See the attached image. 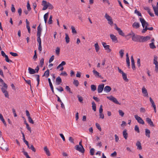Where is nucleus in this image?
<instances>
[{"mask_svg": "<svg viewBox=\"0 0 158 158\" xmlns=\"http://www.w3.org/2000/svg\"><path fill=\"white\" fill-rule=\"evenodd\" d=\"M140 21L141 23L143 29L146 28L148 26V23L144 20V19L142 18H139Z\"/></svg>", "mask_w": 158, "mask_h": 158, "instance_id": "f257e3e1", "label": "nucleus"}, {"mask_svg": "<svg viewBox=\"0 0 158 158\" xmlns=\"http://www.w3.org/2000/svg\"><path fill=\"white\" fill-rule=\"evenodd\" d=\"M153 60V64L155 65V71L156 72H158V62L157 61V57L156 56H154Z\"/></svg>", "mask_w": 158, "mask_h": 158, "instance_id": "f03ea898", "label": "nucleus"}, {"mask_svg": "<svg viewBox=\"0 0 158 158\" xmlns=\"http://www.w3.org/2000/svg\"><path fill=\"white\" fill-rule=\"evenodd\" d=\"M150 37L149 36L144 37L143 36H139V41L142 42L146 41L150 39Z\"/></svg>", "mask_w": 158, "mask_h": 158, "instance_id": "7ed1b4c3", "label": "nucleus"}, {"mask_svg": "<svg viewBox=\"0 0 158 158\" xmlns=\"http://www.w3.org/2000/svg\"><path fill=\"white\" fill-rule=\"evenodd\" d=\"M107 98L112 101L115 104L119 105H121V103L119 102L117 100V99L112 96H111L110 97H107Z\"/></svg>", "mask_w": 158, "mask_h": 158, "instance_id": "20e7f679", "label": "nucleus"}, {"mask_svg": "<svg viewBox=\"0 0 158 158\" xmlns=\"http://www.w3.org/2000/svg\"><path fill=\"white\" fill-rule=\"evenodd\" d=\"M75 149L76 150L79 152L84 153L85 152V149L82 145H78L75 146Z\"/></svg>", "mask_w": 158, "mask_h": 158, "instance_id": "39448f33", "label": "nucleus"}, {"mask_svg": "<svg viewBox=\"0 0 158 158\" xmlns=\"http://www.w3.org/2000/svg\"><path fill=\"white\" fill-rule=\"evenodd\" d=\"M102 44L104 47L105 49L106 50L107 52L109 53L111 52V50L110 48V46L109 45H107L104 42H102Z\"/></svg>", "mask_w": 158, "mask_h": 158, "instance_id": "423d86ee", "label": "nucleus"}, {"mask_svg": "<svg viewBox=\"0 0 158 158\" xmlns=\"http://www.w3.org/2000/svg\"><path fill=\"white\" fill-rule=\"evenodd\" d=\"M7 87H7L6 88L4 87H2L1 88V89L2 93L4 94L5 97L6 98H9V94L8 92L7 91Z\"/></svg>", "mask_w": 158, "mask_h": 158, "instance_id": "0eeeda50", "label": "nucleus"}, {"mask_svg": "<svg viewBox=\"0 0 158 158\" xmlns=\"http://www.w3.org/2000/svg\"><path fill=\"white\" fill-rule=\"evenodd\" d=\"M49 2L45 1L43 0L42 1V5L43 6L42 8V10H46L48 8V3Z\"/></svg>", "mask_w": 158, "mask_h": 158, "instance_id": "6e6552de", "label": "nucleus"}, {"mask_svg": "<svg viewBox=\"0 0 158 158\" xmlns=\"http://www.w3.org/2000/svg\"><path fill=\"white\" fill-rule=\"evenodd\" d=\"M115 27L114 28L118 31V34L122 36H124V34L123 32L120 29V28L118 27L116 24H115Z\"/></svg>", "mask_w": 158, "mask_h": 158, "instance_id": "1a4fd4ad", "label": "nucleus"}, {"mask_svg": "<svg viewBox=\"0 0 158 158\" xmlns=\"http://www.w3.org/2000/svg\"><path fill=\"white\" fill-rule=\"evenodd\" d=\"M66 64V62L64 61H63L61 62V64H60L57 67V69H59L60 68V71H62L64 69V68L63 67V66L64 65Z\"/></svg>", "mask_w": 158, "mask_h": 158, "instance_id": "9d476101", "label": "nucleus"}, {"mask_svg": "<svg viewBox=\"0 0 158 158\" xmlns=\"http://www.w3.org/2000/svg\"><path fill=\"white\" fill-rule=\"evenodd\" d=\"M142 92L143 96L144 97H148V94L147 89L143 86L142 89Z\"/></svg>", "mask_w": 158, "mask_h": 158, "instance_id": "9b49d317", "label": "nucleus"}, {"mask_svg": "<svg viewBox=\"0 0 158 158\" xmlns=\"http://www.w3.org/2000/svg\"><path fill=\"white\" fill-rule=\"evenodd\" d=\"M110 36L113 42L115 43H117L118 42L117 38L115 35L113 34H111L110 35Z\"/></svg>", "mask_w": 158, "mask_h": 158, "instance_id": "f8f14e48", "label": "nucleus"}, {"mask_svg": "<svg viewBox=\"0 0 158 158\" xmlns=\"http://www.w3.org/2000/svg\"><path fill=\"white\" fill-rule=\"evenodd\" d=\"M104 85L103 84H102L98 85V93H101L102 92L103 89H104Z\"/></svg>", "mask_w": 158, "mask_h": 158, "instance_id": "ddd939ff", "label": "nucleus"}, {"mask_svg": "<svg viewBox=\"0 0 158 158\" xmlns=\"http://www.w3.org/2000/svg\"><path fill=\"white\" fill-rule=\"evenodd\" d=\"M126 61L127 66L129 68H130V60L128 54V53H127L126 55Z\"/></svg>", "mask_w": 158, "mask_h": 158, "instance_id": "4468645a", "label": "nucleus"}, {"mask_svg": "<svg viewBox=\"0 0 158 158\" xmlns=\"http://www.w3.org/2000/svg\"><path fill=\"white\" fill-rule=\"evenodd\" d=\"M0 82L1 84V85H0V86H2V87H4L6 88L8 87L7 85L4 82L3 80L1 78H0Z\"/></svg>", "mask_w": 158, "mask_h": 158, "instance_id": "2eb2a0df", "label": "nucleus"}, {"mask_svg": "<svg viewBox=\"0 0 158 158\" xmlns=\"http://www.w3.org/2000/svg\"><path fill=\"white\" fill-rule=\"evenodd\" d=\"M144 9L147 10L148 13L149 14L150 16L152 17H154V15L153 13H151L150 9L148 7L146 6L144 7Z\"/></svg>", "mask_w": 158, "mask_h": 158, "instance_id": "dca6fc26", "label": "nucleus"}, {"mask_svg": "<svg viewBox=\"0 0 158 158\" xmlns=\"http://www.w3.org/2000/svg\"><path fill=\"white\" fill-rule=\"evenodd\" d=\"M146 121L150 126L152 127H154V126L153 122L152 121L150 118H146Z\"/></svg>", "mask_w": 158, "mask_h": 158, "instance_id": "f3484780", "label": "nucleus"}, {"mask_svg": "<svg viewBox=\"0 0 158 158\" xmlns=\"http://www.w3.org/2000/svg\"><path fill=\"white\" fill-rule=\"evenodd\" d=\"M28 70L29 73L31 74H33L36 73L35 70L33 69L30 67L28 68Z\"/></svg>", "mask_w": 158, "mask_h": 158, "instance_id": "a211bd4d", "label": "nucleus"}, {"mask_svg": "<svg viewBox=\"0 0 158 158\" xmlns=\"http://www.w3.org/2000/svg\"><path fill=\"white\" fill-rule=\"evenodd\" d=\"M111 88L109 86H106L104 89V91H105L106 93L110 92L111 91Z\"/></svg>", "mask_w": 158, "mask_h": 158, "instance_id": "6ab92c4d", "label": "nucleus"}, {"mask_svg": "<svg viewBox=\"0 0 158 158\" xmlns=\"http://www.w3.org/2000/svg\"><path fill=\"white\" fill-rule=\"evenodd\" d=\"M44 150L45 152L46 155L48 156H50V152L48 150V148L47 147L45 146L44 148Z\"/></svg>", "mask_w": 158, "mask_h": 158, "instance_id": "aec40b11", "label": "nucleus"}, {"mask_svg": "<svg viewBox=\"0 0 158 158\" xmlns=\"http://www.w3.org/2000/svg\"><path fill=\"white\" fill-rule=\"evenodd\" d=\"M93 73L94 75L96 77H100L101 76L100 75L99 73L97 71L94 70L93 71Z\"/></svg>", "mask_w": 158, "mask_h": 158, "instance_id": "412c9836", "label": "nucleus"}, {"mask_svg": "<svg viewBox=\"0 0 158 158\" xmlns=\"http://www.w3.org/2000/svg\"><path fill=\"white\" fill-rule=\"evenodd\" d=\"M153 29V28L152 27H147L146 28H145L143 29V30L142 31V33H145L147 30H148L150 31H152Z\"/></svg>", "mask_w": 158, "mask_h": 158, "instance_id": "4be33fe9", "label": "nucleus"}, {"mask_svg": "<svg viewBox=\"0 0 158 158\" xmlns=\"http://www.w3.org/2000/svg\"><path fill=\"white\" fill-rule=\"evenodd\" d=\"M152 7L153 9V10L154 11V12H155V14L157 15V16H158V8L157 7H156L155 6H153V5H152Z\"/></svg>", "mask_w": 158, "mask_h": 158, "instance_id": "5701e85b", "label": "nucleus"}, {"mask_svg": "<svg viewBox=\"0 0 158 158\" xmlns=\"http://www.w3.org/2000/svg\"><path fill=\"white\" fill-rule=\"evenodd\" d=\"M62 82V80L60 77H57L56 79V83L57 85H59Z\"/></svg>", "mask_w": 158, "mask_h": 158, "instance_id": "b1692460", "label": "nucleus"}, {"mask_svg": "<svg viewBox=\"0 0 158 158\" xmlns=\"http://www.w3.org/2000/svg\"><path fill=\"white\" fill-rule=\"evenodd\" d=\"M123 135L125 139H127L128 137V134L127 132V130L126 129H125L123 131Z\"/></svg>", "mask_w": 158, "mask_h": 158, "instance_id": "393cba45", "label": "nucleus"}, {"mask_svg": "<svg viewBox=\"0 0 158 158\" xmlns=\"http://www.w3.org/2000/svg\"><path fill=\"white\" fill-rule=\"evenodd\" d=\"M94 47L96 52H98L100 49V47L97 43L95 44Z\"/></svg>", "mask_w": 158, "mask_h": 158, "instance_id": "a878e982", "label": "nucleus"}, {"mask_svg": "<svg viewBox=\"0 0 158 158\" xmlns=\"http://www.w3.org/2000/svg\"><path fill=\"white\" fill-rule=\"evenodd\" d=\"M122 77L123 79L126 82L128 81V79L127 78V75L125 73L122 74Z\"/></svg>", "mask_w": 158, "mask_h": 158, "instance_id": "bb28decb", "label": "nucleus"}, {"mask_svg": "<svg viewBox=\"0 0 158 158\" xmlns=\"http://www.w3.org/2000/svg\"><path fill=\"white\" fill-rule=\"evenodd\" d=\"M150 131L149 130H148L147 129H145L146 135L148 138L150 137Z\"/></svg>", "mask_w": 158, "mask_h": 158, "instance_id": "cd10ccee", "label": "nucleus"}, {"mask_svg": "<svg viewBox=\"0 0 158 158\" xmlns=\"http://www.w3.org/2000/svg\"><path fill=\"white\" fill-rule=\"evenodd\" d=\"M48 13H46L44 15V22H45V23H47V20L48 18Z\"/></svg>", "mask_w": 158, "mask_h": 158, "instance_id": "c85d7f7f", "label": "nucleus"}, {"mask_svg": "<svg viewBox=\"0 0 158 158\" xmlns=\"http://www.w3.org/2000/svg\"><path fill=\"white\" fill-rule=\"evenodd\" d=\"M132 40L135 41H137L138 39V36L137 35H135L134 36H132Z\"/></svg>", "mask_w": 158, "mask_h": 158, "instance_id": "c756f323", "label": "nucleus"}, {"mask_svg": "<svg viewBox=\"0 0 158 158\" xmlns=\"http://www.w3.org/2000/svg\"><path fill=\"white\" fill-rule=\"evenodd\" d=\"M92 109L94 111H96V105L95 102L93 101L92 102Z\"/></svg>", "mask_w": 158, "mask_h": 158, "instance_id": "7c9ffc66", "label": "nucleus"}, {"mask_svg": "<svg viewBox=\"0 0 158 158\" xmlns=\"http://www.w3.org/2000/svg\"><path fill=\"white\" fill-rule=\"evenodd\" d=\"M65 35V39L66 40V42L67 43H68L69 42V36L66 33Z\"/></svg>", "mask_w": 158, "mask_h": 158, "instance_id": "2f4dec72", "label": "nucleus"}, {"mask_svg": "<svg viewBox=\"0 0 158 158\" xmlns=\"http://www.w3.org/2000/svg\"><path fill=\"white\" fill-rule=\"evenodd\" d=\"M91 90L92 91H94L97 89L96 86L95 85H91Z\"/></svg>", "mask_w": 158, "mask_h": 158, "instance_id": "473e14b6", "label": "nucleus"}, {"mask_svg": "<svg viewBox=\"0 0 158 158\" xmlns=\"http://www.w3.org/2000/svg\"><path fill=\"white\" fill-rule=\"evenodd\" d=\"M49 72L48 69L47 70L45 71L44 73L43 76H45L47 77H48L49 75Z\"/></svg>", "mask_w": 158, "mask_h": 158, "instance_id": "72a5a7b5", "label": "nucleus"}, {"mask_svg": "<svg viewBox=\"0 0 158 158\" xmlns=\"http://www.w3.org/2000/svg\"><path fill=\"white\" fill-rule=\"evenodd\" d=\"M132 27L135 28H138V23L136 22H134L132 25Z\"/></svg>", "mask_w": 158, "mask_h": 158, "instance_id": "f704fd0d", "label": "nucleus"}, {"mask_svg": "<svg viewBox=\"0 0 158 158\" xmlns=\"http://www.w3.org/2000/svg\"><path fill=\"white\" fill-rule=\"evenodd\" d=\"M71 28L72 29V31L73 33V34H76L77 33L76 30H75L74 27L73 26H72L71 27Z\"/></svg>", "mask_w": 158, "mask_h": 158, "instance_id": "c9c22d12", "label": "nucleus"}, {"mask_svg": "<svg viewBox=\"0 0 158 158\" xmlns=\"http://www.w3.org/2000/svg\"><path fill=\"white\" fill-rule=\"evenodd\" d=\"M60 48L58 47H57L56 49V54L57 55H59L60 54Z\"/></svg>", "mask_w": 158, "mask_h": 158, "instance_id": "e433bc0d", "label": "nucleus"}, {"mask_svg": "<svg viewBox=\"0 0 158 158\" xmlns=\"http://www.w3.org/2000/svg\"><path fill=\"white\" fill-rule=\"evenodd\" d=\"M119 53L121 58H122L124 54V50L123 49L121 50L119 52Z\"/></svg>", "mask_w": 158, "mask_h": 158, "instance_id": "4c0bfd02", "label": "nucleus"}, {"mask_svg": "<svg viewBox=\"0 0 158 158\" xmlns=\"http://www.w3.org/2000/svg\"><path fill=\"white\" fill-rule=\"evenodd\" d=\"M150 48L152 49H154L156 48V46L154 44L153 42H152L149 44Z\"/></svg>", "mask_w": 158, "mask_h": 158, "instance_id": "58836bf2", "label": "nucleus"}, {"mask_svg": "<svg viewBox=\"0 0 158 158\" xmlns=\"http://www.w3.org/2000/svg\"><path fill=\"white\" fill-rule=\"evenodd\" d=\"M56 89L59 91L61 92L64 90L63 88L61 86H59L58 88H56Z\"/></svg>", "mask_w": 158, "mask_h": 158, "instance_id": "ea45409f", "label": "nucleus"}, {"mask_svg": "<svg viewBox=\"0 0 158 158\" xmlns=\"http://www.w3.org/2000/svg\"><path fill=\"white\" fill-rule=\"evenodd\" d=\"M52 15H50V16L49 18V19L48 22L49 24H51L52 23Z\"/></svg>", "mask_w": 158, "mask_h": 158, "instance_id": "a19ab883", "label": "nucleus"}, {"mask_svg": "<svg viewBox=\"0 0 158 158\" xmlns=\"http://www.w3.org/2000/svg\"><path fill=\"white\" fill-rule=\"evenodd\" d=\"M107 21L108 22V23L110 24V25H112L113 24V22L112 21V18H110V19L107 20Z\"/></svg>", "mask_w": 158, "mask_h": 158, "instance_id": "79ce46f5", "label": "nucleus"}, {"mask_svg": "<svg viewBox=\"0 0 158 158\" xmlns=\"http://www.w3.org/2000/svg\"><path fill=\"white\" fill-rule=\"evenodd\" d=\"M73 84L76 86H77L79 85V82L78 81L74 80L73 82Z\"/></svg>", "mask_w": 158, "mask_h": 158, "instance_id": "37998d69", "label": "nucleus"}, {"mask_svg": "<svg viewBox=\"0 0 158 158\" xmlns=\"http://www.w3.org/2000/svg\"><path fill=\"white\" fill-rule=\"evenodd\" d=\"M27 10L28 11H30L31 9V7H30V5L29 3V2L28 1L27 2Z\"/></svg>", "mask_w": 158, "mask_h": 158, "instance_id": "c03bdc74", "label": "nucleus"}, {"mask_svg": "<svg viewBox=\"0 0 158 158\" xmlns=\"http://www.w3.org/2000/svg\"><path fill=\"white\" fill-rule=\"evenodd\" d=\"M97 128L100 131H101L102 130V129L101 127H100V125L98 123H96L95 124Z\"/></svg>", "mask_w": 158, "mask_h": 158, "instance_id": "a18cd8bd", "label": "nucleus"}, {"mask_svg": "<svg viewBox=\"0 0 158 158\" xmlns=\"http://www.w3.org/2000/svg\"><path fill=\"white\" fill-rule=\"evenodd\" d=\"M105 17L107 20L111 18V17L107 13L105 14Z\"/></svg>", "mask_w": 158, "mask_h": 158, "instance_id": "49530a36", "label": "nucleus"}, {"mask_svg": "<svg viewBox=\"0 0 158 158\" xmlns=\"http://www.w3.org/2000/svg\"><path fill=\"white\" fill-rule=\"evenodd\" d=\"M48 8L49 9L52 10L53 8V6L50 3H48Z\"/></svg>", "mask_w": 158, "mask_h": 158, "instance_id": "de8ad7c7", "label": "nucleus"}, {"mask_svg": "<svg viewBox=\"0 0 158 158\" xmlns=\"http://www.w3.org/2000/svg\"><path fill=\"white\" fill-rule=\"evenodd\" d=\"M94 149L93 148H92L90 150V155L92 156L94 155Z\"/></svg>", "mask_w": 158, "mask_h": 158, "instance_id": "09e8293b", "label": "nucleus"}, {"mask_svg": "<svg viewBox=\"0 0 158 158\" xmlns=\"http://www.w3.org/2000/svg\"><path fill=\"white\" fill-rule=\"evenodd\" d=\"M40 66L41 67H43V64H44V58H42L40 61Z\"/></svg>", "mask_w": 158, "mask_h": 158, "instance_id": "8fccbe9b", "label": "nucleus"}, {"mask_svg": "<svg viewBox=\"0 0 158 158\" xmlns=\"http://www.w3.org/2000/svg\"><path fill=\"white\" fill-rule=\"evenodd\" d=\"M118 112L119 115L122 117H123L124 116V113L121 110H118Z\"/></svg>", "mask_w": 158, "mask_h": 158, "instance_id": "3c124183", "label": "nucleus"}, {"mask_svg": "<svg viewBox=\"0 0 158 158\" xmlns=\"http://www.w3.org/2000/svg\"><path fill=\"white\" fill-rule=\"evenodd\" d=\"M5 58L6 61L7 62H11V60H10L8 58V57L7 55L5 56L4 57Z\"/></svg>", "mask_w": 158, "mask_h": 158, "instance_id": "603ef678", "label": "nucleus"}, {"mask_svg": "<svg viewBox=\"0 0 158 158\" xmlns=\"http://www.w3.org/2000/svg\"><path fill=\"white\" fill-rule=\"evenodd\" d=\"M139 123L141 124H144V122L143 121L142 119V118L139 117Z\"/></svg>", "mask_w": 158, "mask_h": 158, "instance_id": "864d4df0", "label": "nucleus"}, {"mask_svg": "<svg viewBox=\"0 0 158 158\" xmlns=\"http://www.w3.org/2000/svg\"><path fill=\"white\" fill-rule=\"evenodd\" d=\"M150 101L151 103L152 104V106H153L154 105H155V104L153 101L152 99V98L151 97H150L149 98Z\"/></svg>", "mask_w": 158, "mask_h": 158, "instance_id": "5fc2aeb1", "label": "nucleus"}, {"mask_svg": "<svg viewBox=\"0 0 158 158\" xmlns=\"http://www.w3.org/2000/svg\"><path fill=\"white\" fill-rule=\"evenodd\" d=\"M28 120L29 122L31 124H34V122L32 118L31 117H29V118H28Z\"/></svg>", "mask_w": 158, "mask_h": 158, "instance_id": "6e6d98bb", "label": "nucleus"}, {"mask_svg": "<svg viewBox=\"0 0 158 158\" xmlns=\"http://www.w3.org/2000/svg\"><path fill=\"white\" fill-rule=\"evenodd\" d=\"M77 98H78L79 101L80 102H82L83 99L82 98L81 96H80L79 95H78L77 96Z\"/></svg>", "mask_w": 158, "mask_h": 158, "instance_id": "4d7b16f0", "label": "nucleus"}, {"mask_svg": "<svg viewBox=\"0 0 158 158\" xmlns=\"http://www.w3.org/2000/svg\"><path fill=\"white\" fill-rule=\"evenodd\" d=\"M10 53L12 56L14 57L17 56L18 55V54L17 53H14L12 52H10Z\"/></svg>", "mask_w": 158, "mask_h": 158, "instance_id": "13d9d810", "label": "nucleus"}, {"mask_svg": "<svg viewBox=\"0 0 158 158\" xmlns=\"http://www.w3.org/2000/svg\"><path fill=\"white\" fill-rule=\"evenodd\" d=\"M26 127L27 129L31 132V127H29L28 124L27 123H26Z\"/></svg>", "mask_w": 158, "mask_h": 158, "instance_id": "bf43d9fd", "label": "nucleus"}, {"mask_svg": "<svg viewBox=\"0 0 158 158\" xmlns=\"http://www.w3.org/2000/svg\"><path fill=\"white\" fill-rule=\"evenodd\" d=\"M54 56L53 55H52L51 57L50 58V59H49V63H50L51 62H52L54 60Z\"/></svg>", "mask_w": 158, "mask_h": 158, "instance_id": "052dcab7", "label": "nucleus"}, {"mask_svg": "<svg viewBox=\"0 0 158 158\" xmlns=\"http://www.w3.org/2000/svg\"><path fill=\"white\" fill-rule=\"evenodd\" d=\"M29 149H31L32 151H33L34 152H35L36 150L34 147L32 145H31L29 148Z\"/></svg>", "mask_w": 158, "mask_h": 158, "instance_id": "680f3d73", "label": "nucleus"}, {"mask_svg": "<svg viewBox=\"0 0 158 158\" xmlns=\"http://www.w3.org/2000/svg\"><path fill=\"white\" fill-rule=\"evenodd\" d=\"M11 10L12 12H15V9L13 4L11 5Z\"/></svg>", "mask_w": 158, "mask_h": 158, "instance_id": "e2e57ef3", "label": "nucleus"}, {"mask_svg": "<svg viewBox=\"0 0 158 158\" xmlns=\"http://www.w3.org/2000/svg\"><path fill=\"white\" fill-rule=\"evenodd\" d=\"M103 112V109H102V105H101L100 106L99 109V113H102Z\"/></svg>", "mask_w": 158, "mask_h": 158, "instance_id": "0e129e2a", "label": "nucleus"}, {"mask_svg": "<svg viewBox=\"0 0 158 158\" xmlns=\"http://www.w3.org/2000/svg\"><path fill=\"white\" fill-rule=\"evenodd\" d=\"M37 41L38 42L39 44H41V40L40 37H37Z\"/></svg>", "mask_w": 158, "mask_h": 158, "instance_id": "69168bd1", "label": "nucleus"}, {"mask_svg": "<svg viewBox=\"0 0 158 158\" xmlns=\"http://www.w3.org/2000/svg\"><path fill=\"white\" fill-rule=\"evenodd\" d=\"M114 136L115 137V139L116 142H117L119 140V138L118 137L116 134Z\"/></svg>", "mask_w": 158, "mask_h": 158, "instance_id": "338daca9", "label": "nucleus"}, {"mask_svg": "<svg viewBox=\"0 0 158 158\" xmlns=\"http://www.w3.org/2000/svg\"><path fill=\"white\" fill-rule=\"evenodd\" d=\"M18 13L19 14V15L20 16L21 15V13L22 12V10L21 8H19L18 10Z\"/></svg>", "mask_w": 158, "mask_h": 158, "instance_id": "774afa93", "label": "nucleus"}]
</instances>
